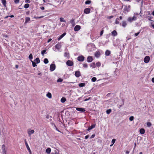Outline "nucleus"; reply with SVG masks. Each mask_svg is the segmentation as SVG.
I'll return each instance as SVG.
<instances>
[{
    "label": "nucleus",
    "mask_w": 154,
    "mask_h": 154,
    "mask_svg": "<svg viewBox=\"0 0 154 154\" xmlns=\"http://www.w3.org/2000/svg\"><path fill=\"white\" fill-rule=\"evenodd\" d=\"M75 75L77 77H79L81 76V73L79 71L75 72Z\"/></svg>",
    "instance_id": "9"
},
{
    "label": "nucleus",
    "mask_w": 154,
    "mask_h": 154,
    "mask_svg": "<svg viewBox=\"0 0 154 154\" xmlns=\"http://www.w3.org/2000/svg\"><path fill=\"white\" fill-rule=\"evenodd\" d=\"M66 34V33L64 32L63 33L62 35H60L59 37L58 38V40L59 41L61 39H62Z\"/></svg>",
    "instance_id": "16"
},
{
    "label": "nucleus",
    "mask_w": 154,
    "mask_h": 154,
    "mask_svg": "<svg viewBox=\"0 0 154 154\" xmlns=\"http://www.w3.org/2000/svg\"><path fill=\"white\" fill-rule=\"evenodd\" d=\"M140 32H138L135 33V37L137 36L140 33Z\"/></svg>",
    "instance_id": "54"
},
{
    "label": "nucleus",
    "mask_w": 154,
    "mask_h": 154,
    "mask_svg": "<svg viewBox=\"0 0 154 154\" xmlns=\"http://www.w3.org/2000/svg\"><path fill=\"white\" fill-rule=\"evenodd\" d=\"M2 2L5 6H6L5 5L6 4V1L5 0H2Z\"/></svg>",
    "instance_id": "37"
},
{
    "label": "nucleus",
    "mask_w": 154,
    "mask_h": 154,
    "mask_svg": "<svg viewBox=\"0 0 154 154\" xmlns=\"http://www.w3.org/2000/svg\"><path fill=\"white\" fill-rule=\"evenodd\" d=\"M95 125L94 124V125H92L91 126L89 127V128H88V130L89 131V130L94 128L95 127Z\"/></svg>",
    "instance_id": "17"
},
{
    "label": "nucleus",
    "mask_w": 154,
    "mask_h": 154,
    "mask_svg": "<svg viewBox=\"0 0 154 154\" xmlns=\"http://www.w3.org/2000/svg\"><path fill=\"white\" fill-rule=\"evenodd\" d=\"M25 2L26 3H30V1H29V0H26L25 1Z\"/></svg>",
    "instance_id": "57"
},
{
    "label": "nucleus",
    "mask_w": 154,
    "mask_h": 154,
    "mask_svg": "<svg viewBox=\"0 0 154 154\" xmlns=\"http://www.w3.org/2000/svg\"><path fill=\"white\" fill-rule=\"evenodd\" d=\"M31 61L32 62V66L33 67H35L36 66V63L35 62L32 61V60H31Z\"/></svg>",
    "instance_id": "39"
},
{
    "label": "nucleus",
    "mask_w": 154,
    "mask_h": 154,
    "mask_svg": "<svg viewBox=\"0 0 154 154\" xmlns=\"http://www.w3.org/2000/svg\"><path fill=\"white\" fill-rule=\"evenodd\" d=\"M29 58L30 60H31L33 58V56H32V54H29Z\"/></svg>",
    "instance_id": "33"
},
{
    "label": "nucleus",
    "mask_w": 154,
    "mask_h": 154,
    "mask_svg": "<svg viewBox=\"0 0 154 154\" xmlns=\"http://www.w3.org/2000/svg\"><path fill=\"white\" fill-rule=\"evenodd\" d=\"M55 68L56 66L54 64H52L50 66V70L51 71H53L55 69Z\"/></svg>",
    "instance_id": "4"
},
{
    "label": "nucleus",
    "mask_w": 154,
    "mask_h": 154,
    "mask_svg": "<svg viewBox=\"0 0 154 154\" xmlns=\"http://www.w3.org/2000/svg\"><path fill=\"white\" fill-rule=\"evenodd\" d=\"M63 79L61 78H59L57 80V82H61L63 81Z\"/></svg>",
    "instance_id": "42"
},
{
    "label": "nucleus",
    "mask_w": 154,
    "mask_h": 154,
    "mask_svg": "<svg viewBox=\"0 0 154 154\" xmlns=\"http://www.w3.org/2000/svg\"><path fill=\"white\" fill-rule=\"evenodd\" d=\"M150 60V57L149 56H146L144 58V61L145 63H148Z\"/></svg>",
    "instance_id": "7"
},
{
    "label": "nucleus",
    "mask_w": 154,
    "mask_h": 154,
    "mask_svg": "<svg viewBox=\"0 0 154 154\" xmlns=\"http://www.w3.org/2000/svg\"><path fill=\"white\" fill-rule=\"evenodd\" d=\"M119 18H116L115 21V23L116 24H118L119 23Z\"/></svg>",
    "instance_id": "38"
},
{
    "label": "nucleus",
    "mask_w": 154,
    "mask_h": 154,
    "mask_svg": "<svg viewBox=\"0 0 154 154\" xmlns=\"http://www.w3.org/2000/svg\"><path fill=\"white\" fill-rule=\"evenodd\" d=\"M100 54L99 52H96L95 54V56L96 57H100Z\"/></svg>",
    "instance_id": "25"
},
{
    "label": "nucleus",
    "mask_w": 154,
    "mask_h": 154,
    "mask_svg": "<svg viewBox=\"0 0 154 154\" xmlns=\"http://www.w3.org/2000/svg\"><path fill=\"white\" fill-rule=\"evenodd\" d=\"M44 62L46 64L48 63V60L47 58H45L44 60Z\"/></svg>",
    "instance_id": "32"
},
{
    "label": "nucleus",
    "mask_w": 154,
    "mask_h": 154,
    "mask_svg": "<svg viewBox=\"0 0 154 154\" xmlns=\"http://www.w3.org/2000/svg\"><path fill=\"white\" fill-rule=\"evenodd\" d=\"M81 29V26L79 25H76L74 28V30L75 31H79Z\"/></svg>",
    "instance_id": "6"
},
{
    "label": "nucleus",
    "mask_w": 154,
    "mask_h": 154,
    "mask_svg": "<svg viewBox=\"0 0 154 154\" xmlns=\"http://www.w3.org/2000/svg\"><path fill=\"white\" fill-rule=\"evenodd\" d=\"M130 6L128 5V6H125L124 8L123 12L125 13L126 12H128L130 10Z\"/></svg>",
    "instance_id": "1"
},
{
    "label": "nucleus",
    "mask_w": 154,
    "mask_h": 154,
    "mask_svg": "<svg viewBox=\"0 0 154 154\" xmlns=\"http://www.w3.org/2000/svg\"><path fill=\"white\" fill-rule=\"evenodd\" d=\"M30 20V17H26L25 18V23H27Z\"/></svg>",
    "instance_id": "22"
},
{
    "label": "nucleus",
    "mask_w": 154,
    "mask_h": 154,
    "mask_svg": "<svg viewBox=\"0 0 154 154\" xmlns=\"http://www.w3.org/2000/svg\"><path fill=\"white\" fill-rule=\"evenodd\" d=\"M60 20L61 22H65L66 21L63 18L61 17L60 18Z\"/></svg>",
    "instance_id": "43"
},
{
    "label": "nucleus",
    "mask_w": 154,
    "mask_h": 154,
    "mask_svg": "<svg viewBox=\"0 0 154 154\" xmlns=\"http://www.w3.org/2000/svg\"><path fill=\"white\" fill-rule=\"evenodd\" d=\"M111 111H112V110L110 109H107L106 111V113L107 114H109L111 112Z\"/></svg>",
    "instance_id": "35"
},
{
    "label": "nucleus",
    "mask_w": 154,
    "mask_h": 154,
    "mask_svg": "<svg viewBox=\"0 0 154 154\" xmlns=\"http://www.w3.org/2000/svg\"><path fill=\"white\" fill-rule=\"evenodd\" d=\"M70 23H71L73 26H74L75 25V23L74 22V19H72L70 21Z\"/></svg>",
    "instance_id": "23"
},
{
    "label": "nucleus",
    "mask_w": 154,
    "mask_h": 154,
    "mask_svg": "<svg viewBox=\"0 0 154 154\" xmlns=\"http://www.w3.org/2000/svg\"><path fill=\"white\" fill-rule=\"evenodd\" d=\"M134 117L132 116L130 117L129 119L130 121H132L134 120Z\"/></svg>",
    "instance_id": "44"
},
{
    "label": "nucleus",
    "mask_w": 154,
    "mask_h": 154,
    "mask_svg": "<svg viewBox=\"0 0 154 154\" xmlns=\"http://www.w3.org/2000/svg\"><path fill=\"white\" fill-rule=\"evenodd\" d=\"M46 50H44L42 51L41 54L43 56L44 55V54L46 52Z\"/></svg>",
    "instance_id": "46"
},
{
    "label": "nucleus",
    "mask_w": 154,
    "mask_h": 154,
    "mask_svg": "<svg viewBox=\"0 0 154 154\" xmlns=\"http://www.w3.org/2000/svg\"><path fill=\"white\" fill-rule=\"evenodd\" d=\"M113 17V16H110L108 17L107 18L108 19H111V18H112Z\"/></svg>",
    "instance_id": "55"
},
{
    "label": "nucleus",
    "mask_w": 154,
    "mask_h": 154,
    "mask_svg": "<svg viewBox=\"0 0 154 154\" xmlns=\"http://www.w3.org/2000/svg\"><path fill=\"white\" fill-rule=\"evenodd\" d=\"M97 80V79L95 77H93L91 79V81L92 82H95Z\"/></svg>",
    "instance_id": "41"
},
{
    "label": "nucleus",
    "mask_w": 154,
    "mask_h": 154,
    "mask_svg": "<svg viewBox=\"0 0 154 154\" xmlns=\"http://www.w3.org/2000/svg\"><path fill=\"white\" fill-rule=\"evenodd\" d=\"M51 124L53 126H54V129H55L58 131L59 132H60V131L57 128L56 125H55V124H54L51 123Z\"/></svg>",
    "instance_id": "24"
},
{
    "label": "nucleus",
    "mask_w": 154,
    "mask_h": 154,
    "mask_svg": "<svg viewBox=\"0 0 154 154\" xmlns=\"http://www.w3.org/2000/svg\"><path fill=\"white\" fill-rule=\"evenodd\" d=\"M38 75H42V73L41 72H39V73H38Z\"/></svg>",
    "instance_id": "64"
},
{
    "label": "nucleus",
    "mask_w": 154,
    "mask_h": 154,
    "mask_svg": "<svg viewBox=\"0 0 154 154\" xmlns=\"http://www.w3.org/2000/svg\"><path fill=\"white\" fill-rule=\"evenodd\" d=\"M55 154H60L58 150H55L54 151Z\"/></svg>",
    "instance_id": "51"
},
{
    "label": "nucleus",
    "mask_w": 154,
    "mask_h": 154,
    "mask_svg": "<svg viewBox=\"0 0 154 154\" xmlns=\"http://www.w3.org/2000/svg\"><path fill=\"white\" fill-rule=\"evenodd\" d=\"M34 131L33 130H29L28 131V133L29 135V136H30L32 134H33L34 133Z\"/></svg>",
    "instance_id": "12"
},
{
    "label": "nucleus",
    "mask_w": 154,
    "mask_h": 154,
    "mask_svg": "<svg viewBox=\"0 0 154 154\" xmlns=\"http://www.w3.org/2000/svg\"><path fill=\"white\" fill-rule=\"evenodd\" d=\"M137 19V17L135 16L132 17H129L128 18V20L129 22H131L132 21L135 20Z\"/></svg>",
    "instance_id": "2"
},
{
    "label": "nucleus",
    "mask_w": 154,
    "mask_h": 154,
    "mask_svg": "<svg viewBox=\"0 0 154 154\" xmlns=\"http://www.w3.org/2000/svg\"><path fill=\"white\" fill-rule=\"evenodd\" d=\"M83 66L84 68H87L88 65L87 63H85L83 64Z\"/></svg>",
    "instance_id": "47"
},
{
    "label": "nucleus",
    "mask_w": 154,
    "mask_h": 154,
    "mask_svg": "<svg viewBox=\"0 0 154 154\" xmlns=\"http://www.w3.org/2000/svg\"><path fill=\"white\" fill-rule=\"evenodd\" d=\"M76 109L77 110L81 112H84L85 111V109L84 108H83L76 107Z\"/></svg>",
    "instance_id": "8"
},
{
    "label": "nucleus",
    "mask_w": 154,
    "mask_h": 154,
    "mask_svg": "<svg viewBox=\"0 0 154 154\" xmlns=\"http://www.w3.org/2000/svg\"><path fill=\"white\" fill-rule=\"evenodd\" d=\"M122 25L123 27H125L127 25L126 22L125 21H123L122 22Z\"/></svg>",
    "instance_id": "19"
},
{
    "label": "nucleus",
    "mask_w": 154,
    "mask_h": 154,
    "mask_svg": "<svg viewBox=\"0 0 154 154\" xmlns=\"http://www.w3.org/2000/svg\"><path fill=\"white\" fill-rule=\"evenodd\" d=\"M64 56L65 57H69V53H67V52L65 53L64 54Z\"/></svg>",
    "instance_id": "34"
},
{
    "label": "nucleus",
    "mask_w": 154,
    "mask_h": 154,
    "mask_svg": "<svg viewBox=\"0 0 154 154\" xmlns=\"http://www.w3.org/2000/svg\"><path fill=\"white\" fill-rule=\"evenodd\" d=\"M95 137V135L94 134H93L90 137V139H91L92 138H93Z\"/></svg>",
    "instance_id": "58"
},
{
    "label": "nucleus",
    "mask_w": 154,
    "mask_h": 154,
    "mask_svg": "<svg viewBox=\"0 0 154 154\" xmlns=\"http://www.w3.org/2000/svg\"><path fill=\"white\" fill-rule=\"evenodd\" d=\"M51 40H52V39H51V38H50V39H49L48 40V42H48V43H49V42L50 41H51Z\"/></svg>",
    "instance_id": "62"
},
{
    "label": "nucleus",
    "mask_w": 154,
    "mask_h": 154,
    "mask_svg": "<svg viewBox=\"0 0 154 154\" xmlns=\"http://www.w3.org/2000/svg\"><path fill=\"white\" fill-rule=\"evenodd\" d=\"M60 101L62 103H64L66 101V99L65 97H63L61 99Z\"/></svg>",
    "instance_id": "27"
},
{
    "label": "nucleus",
    "mask_w": 154,
    "mask_h": 154,
    "mask_svg": "<svg viewBox=\"0 0 154 154\" xmlns=\"http://www.w3.org/2000/svg\"><path fill=\"white\" fill-rule=\"evenodd\" d=\"M91 3V1L90 0H87L85 2V4H86V5H89V4H90Z\"/></svg>",
    "instance_id": "36"
},
{
    "label": "nucleus",
    "mask_w": 154,
    "mask_h": 154,
    "mask_svg": "<svg viewBox=\"0 0 154 154\" xmlns=\"http://www.w3.org/2000/svg\"><path fill=\"white\" fill-rule=\"evenodd\" d=\"M145 130L143 128H141L140 131V133L141 134H144L145 133Z\"/></svg>",
    "instance_id": "28"
},
{
    "label": "nucleus",
    "mask_w": 154,
    "mask_h": 154,
    "mask_svg": "<svg viewBox=\"0 0 154 154\" xmlns=\"http://www.w3.org/2000/svg\"><path fill=\"white\" fill-rule=\"evenodd\" d=\"M40 8L42 10H44L45 9L44 7H41Z\"/></svg>",
    "instance_id": "61"
},
{
    "label": "nucleus",
    "mask_w": 154,
    "mask_h": 154,
    "mask_svg": "<svg viewBox=\"0 0 154 154\" xmlns=\"http://www.w3.org/2000/svg\"><path fill=\"white\" fill-rule=\"evenodd\" d=\"M89 137V135H87L85 137V139H88Z\"/></svg>",
    "instance_id": "53"
},
{
    "label": "nucleus",
    "mask_w": 154,
    "mask_h": 154,
    "mask_svg": "<svg viewBox=\"0 0 154 154\" xmlns=\"http://www.w3.org/2000/svg\"><path fill=\"white\" fill-rule=\"evenodd\" d=\"M103 30H102L101 31L100 34V36H101L103 34Z\"/></svg>",
    "instance_id": "52"
},
{
    "label": "nucleus",
    "mask_w": 154,
    "mask_h": 154,
    "mask_svg": "<svg viewBox=\"0 0 154 154\" xmlns=\"http://www.w3.org/2000/svg\"><path fill=\"white\" fill-rule=\"evenodd\" d=\"M85 84L84 83H81L79 84V86L80 87H82L85 86Z\"/></svg>",
    "instance_id": "31"
},
{
    "label": "nucleus",
    "mask_w": 154,
    "mask_h": 154,
    "mask_svg": "<svg viewBox=\"0 0 154 154\" xmlns=\"http://www.w3.org/2000/svg\"><path fill=\"white\" fill-rule=\"evenodd\" d=\"M91 67L93 68H94L96 67L95 64L94 63H92L91 64Z\"/></svg>",
    "instance_id": "29"
},
{
    "label": "nucleus",
    "mask_w": 154,
    "mask_h": 154,
    "mask_svg": "<svg viewBox=\"0 0 154 154\" xmlns=\"http://www.w3.org/2000/svg\"><path fill=\"white\" fill-rule=\"evenodd\" d=\"M29 5L28 4H26L24 6V8H27L29 7Z\"/></svg>",
    "instance_id": "40"
},
{
    "label": "nucleus",
    "mask_w": 154,
    "mask_h": 154,
    "mask_svg": "<svg viewBox=\"0 0 154 154\" xmlns=\"http://www.w3.org/2000/svg\"><path fill=\"white\" fill-rule=\"evenodd\" d=\"M111 33L112 35L113 36H116L117 35V33L115 30H114Z\"/></svg>",
    "instance_id": "15"
},
{
    "label": "nucleus",
    "mask_w": 154,
    "mask_h": 154,
    "mask_svg": "<svg viewBox=\"0 0 154 154\" xmlns=\"http://www.w3.org/2000/svg\"><path fill=\"white\" fill-rule=\"evenodd\" d=\"M96 65L97 67H99L101 65V63L100 62H97L96 63Z\"/></svg>",
    "instance_id": "48"
},
{
    "label": "nucleus",
    "mask_w": 154,
    "mask_h": 154,
    "mask_svg": "<svg viewBox=\"0 0 154 154\" xmlns=\"http://www.w3.org/2000/svg\"><path fill=\"white\" fill-rule=\"evenodd\" d=\"M110 53L111 52L110 51L108 50H107L105 52V54L106 55L108 56L110 54Z\"/></svg>",
    "instance_id": "20"
},
{
    "label": "nucleus",
    "mask_w": 154,
    "mask_h": 154,
    "mask_svg": "<svg viewBox=\"0 0 154 154\" xmlns=\"http://www.w3.org/2000/svg\"><path fill=\"white\" fill-rule=\"evenodd\" d=\"M51 151V149L50 148H48L46 150V152L48 154H49L50 153Z\"/></svg>",
    "instance_id": "21"
},
{
    "label": "nucleus",
    "mask_w": 154,
    "mask_h": 154,
    "mask_svg": "<svg viewBox=\"0 0 154 154\" xmlns=\"http://www.w3.org/2000/svg\"><path fill=\"white\" fill-rule=\"evenodd\" d=\"M46 96L49 98H51L52 97L51 94L49 92L47 94Z\"/></svg>",
    "instance_id": "26"
},
{
    "label": "nucleus",
    "mask_w": 154,
    "mask_h": 154,
    "mask_svg": "<svg viewBox=\"0 0 154 154\" xmlns=\"http://www.w3.org/2000/svg\"><path fill=\"white\" fill-rule=\"evenodd\" d=\"M43 17H44L43 16H40V17H35V18H43Z\"/></svg>",
    "instance_id": "60"
},
{
    "label": "nucleus",
    "mask_w": 154,
    "mask_h": 154,
    "mask_svg": "<svg viewBox=\"0 0 154 154\" xmlns=\"http://www.w3.org/2000/svg\"><path fill=\"white\" fill-rule=\"evenodd\" d=\"M84 57L82 56H79L77 58V60L80 62L83 61L84 60Z\"/></svg>",
    "instance_id": "5"
},
{
    "label": "nucleus",
    "mask_w": 154,
    "mask_h": 154,
    "mask_svg": "<svg viewBox=\"0 0 154 154\" xmlns=\"http://www.w3.org/2000/svg\"><path fill=\"white\" fill-rule=\"evenodd\" d=\"M19 0H15L14 2L16 4H17L19 3Z\"/></svg>",
    "instance_id": "50"
},
{
    "label": "nucleus",
    "mask_w": 154,
    "mask_h": 154,
    "mask_svg": "<svg viewBox=\"0 0 154 154\" xmlns=\"http://www.w3.org/2000/svg\"><path fill=\"white\" fill-rule=\"evenodd\" d=\"M90 11V9L89 8H86L84 10V12L86 14H89Z\"/></svg>",
    "instance_id": "10"
},
{
    "label": "nucleus",
    "mask_w": 154,
    "mask_h": 154,
    "mask_svg": "<svg viewBox=\"0 0 154 154\" xmlns=\"http://www.w3.org/2000/svg\"><path fill=\"white\" fill-rule=\"evenodd\" d=\"M25 144L26 145V146L27 149L28 150H29L30 149L28 146V143H27V142H26V139L25 140Z\"/></svg>",
    "instance_id": "18"
},
{
    "label": "nucleus",
    "mask_w": 154,
    "mask_h": 154,
    "mask_svg": "<svg viewBox=\"0 0 154 154\" xmlns=\"http://www.w3.org/2000/svg\"><path fill=\"white\" fill-rule=\"evenodd\" d=\"M87 61L88 62H91L93 61V58L91 56H88L87 58Z\"/></svg>",
    "instance_id": "11"
},
{
    "label": "nucleus",
    "mask_w": 154,
    "mask_h": 154,
    "mask_svg": "<svg viewBox=\"0 0 154 154\" xmlns=\"http://www.w3.org/2000/svg\"><path fill=\"white\" fill-rule=\"evenodd\" d=\"M90 99V97H89L88 98H87V99H85L84 100V101H88V100H89Z\"/></svg>",
    "instance_id": "59"
},
{
    "label": "nucleus",
    "mask_w": 154,
    "mask_h": 154,
    "mask_svg": "<svg viewBox=\"0 0 154 154\" xmlns=\"http://www.w3.org/2000/svg\"><path fill=\"white\" fill-rule=\"evenodd\" d=\"M116 139H112V143L113 144H114V143H115V141H116Z\"/></svg>",
    "instance_id": "49"
},
{
    "label": "nucleus",
    "mask_w": 154,
    "mask_h": 154,
    "mask_svg": "<svg viewBox=\"0 0 154 154\" xmlns=\"http://www.w3.org/2000/svg\"><path fill=\"white\" fill-rule=\"evenodd\" d=\"M5 146L4 145H3L2 146V152L3 154H6V151L5 148Z\"/></svg>",
    "instance_id": "13"
},
{
    "label": "nucleus",
    "mask_w": 154,
    "mask_h": 154,
    "mask_svg": "<svg viewBox=\"0 0 154 154\" xmlns=\"http://www.w3.org/2000/svg\"><path fill=\"white\" fill-rule=\"evenodd\" d=\"M122 101H123V103L122 104L120 105H119V108H120L124 104V100H122Z\"/></svg>",
    "instance_id": "56"
},
{
    "label": "nucleus",
    "mask_w": 154,
    "mask_h": 154,
    "mask_svg": "<svg viewBox=\"0 0 154 154\" xmlns=\"http://www.w3.org/2000/svg\"><path fill=\"white\" fill-rule=\"evenodd\" d=\"M146 125L148 127H150L151 126L152 124L150 122H147V123L146 124Z\"/></svg>",
    "instance_id": "45"
},
{
    "label": "nucleus",
    "mask_w": 154,
    "mask_h": 154,
    "mask_svg": "<svg viewBox=\"0 0 154 154\" xmlns=\"http://www.w3.org/2000/svg\"><path fill=\"white\" fill-rule=\"evenodd\" d=\"M55 48L58 50H59L61 47V45L60 44L58 43L55 46Z\"/></svg>",
    "instance_id": "14"
},
{
    "label": "nucleus",
    "mask_w": 154,
    "mask_h": 154,
    "mask_svg": "<svg viewBox=\"0 0 154 154\" xmlns=\"http://www.w3.org/2000/svg\"><path fill=\"white\" fill-rule=\"evenodd\" d=\"M66 64L69 66H72L73 65V63L71 60H68L66 62Z\"/></svg>",
    "instance_id": "3"
},
{
    "label": "nucleus",
    "mask_w": 154,
    "mask_h": 154,
    "mask_svg": "<svg viewBox=\"0 0 154 154\" xmlns=\"http://www.w3.org/2000/svg\"><path fill=\"white\" fill-rule=\"evenodd\" d=\"M35 62H36V63H39L40 62V60H39V58H38V57L36 58L35 59Z\"/></svg>",
    "instance_id": "30"
},
{
    "label": "nucleus",
    "mask_w": 154,
    "mask_h": 154,
    "mask_svg": "<svg viewBox=\"0 0 154 154\" xmlns=\"http://www.w3.org/2000/svg\"><path fill=\"white\" fill-rule=\"evenodd\" d=\"M152 82L154 83V78H153L152 79Z\"/></svg>",
    "instance_id": "63"
}]
</instances>
